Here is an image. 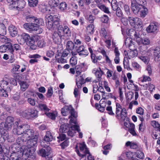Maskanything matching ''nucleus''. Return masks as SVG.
Wrapping results in <instances>:
<instances>
[{"instance_id": "nucleus-1", "label": "nucleus", "mask_w": 160, "mask_h": 160, "mask_svg": "<svg viewBox=\"0 0 160 160\" xmlns=\"http://www.w3.org/2000/svg\"><path fill=\"white\" fill-rule=\"evenodd\" d=\"M25 140H26L27 146L28 148L32 149L31 148L33 147L36 146L38 137V134L35 132L33 130L28 128L24 134H22Z\"/></svg>"}, {"instance_id": "nucleus-2", "label": "nucleus", "mask_w": 160, "mask_h": 160, "mask_svg": "<svg viewBox=\"0 0 160 160\" xmlns=\"http://www.w3.org/2000/svg\"><path fill=\"white\" fill-rule=\"evenodd\" d=\"M26 147L22 146L20 148V151L12 153L10 157V160H22V157L25 155L27 157L32 155L34 152V149L25 148Z\"/></svg>"}, {"instance_id": "nucleus-3", "label": "nucleus", "mask_w": 160, "mask_h": 160, "mask_svg": "<svg viewBox=\"0 0 160 160\" xmlns=\"http://www.w3.org/2000/svg\"><path fill=\"white\" fill-rule=\"evenodd\" d=\"M17 112L20 116L27 119L36 117L38 114V111L32 108H28L23 111L18 110Z\"/></svg>"}, {"instance_id": "nucleus-4", "label": "nucleus", "mask_w": 160, "mask_h": 160, "mask_svg": "<svg viewBox=\"0 0 160 160\" xmlns=\"http://www.w3.org/2000/svg\"><path fill=\"white\" fill-rule=\"evenodd\" d=\"M116 117L118 119L120 118L124 121L127 115V112L125 108H122L121 105L118 103H116V109L115 112Z\"/></svg>"}, {"instance_id": "nucleus-5", "label": "nucleus", "mask_w": 160, "mask_h": 160, "mask_svg": "<svg viewBox=\"0 0 160 160\" xmlns=\"http://www.w3.org/2000/svg\"><path fill=\"white\" fill-rule=\"evenodd\" d=\"M24 28L30 32H34L37 34L41 33L43 31V29L37 24L35 23H26L23 25Z\"/></svg>"}, {"instance_id": "nucleus-6", "label": "nucleus", "mask_w": 160, "mask_h": 160, "mask_svg": "<svg viewBox=\"0 0 160 160\" xmlns=\"http://www.w3.org/2000/svg\"><path fill=\"white\" fill-rule=\"evenodd\" d=\"M29 126L27 124H25L18 126L17 128H14L13 130V132L15 134L21 135L24 134L28 128H29Z\"/></svg>"}, {"instance_id": "nucleus-7", "label": "nucleus", "mask_w": 160, "mask_h": 160, "mask_svg": "<svg viewBox=\"0 0 160 160\" xmlns=\"http://www.w3.org/2000/svg\"><path fill=\"white\" fill-rule=\"evenodd\" d=\"M21 49V46L18 44L12 45L11 43H8L6 45H3L0 46V50H19Z\"/></svg>"}, {"instance_id": "nucleus-8", "label": "nucleus", "mask_w": 160, "mask_h": 160, "mask_svg": "<svg viewBox=\"0 0 160 160\" xmlns=\"http://www.w3.org/2000/svg\"><path fill=\"white\" fill-rule=\"evenodd\" d=\"M79 148L80 152L78 151L77 152V153L80 157H81L82 158H84L86 156L87 153H89V150L87 148L86 145L85 143L80 144Z\"/></svg>"}, {"instance_id": "nucleus-9", "label": "nucleus", "mask_w": 160, "mask_h": 160, "mask_svg": "<svg viewBox=\"0 0 160 160\" xmlns=\"http://www.w3.org/2000/svg\"><path fill=\"white\" fill-rule=\"evenodd\" d=\"M76 131L79 132L80 131L79 126L78 125H72L71 126L70 128L67 132L68 135L70 136H73L76 133Z\"/></svg>"}, {"instance_id": "nucleus-10", "label": "nucleus", "mask_w": 160, "mask_h": 160, "mask_svg": "<svg viewBox=\"0 0 160 160\" xmlns=\"http://www.w3.org/2000/svg\"><path fill=\"white\" fill-rule=\"evenodd\" d=\"M44 148L40 149L38 152V154L42 157H46L49 155L51 151V148L49 146L44 147Z\"/></svg>"}, {"instance_id": "nucleus-11", "label": "nucleus", "mask_w": 160, "mask_h": 160, "mask_svg": "<svg viewBox=\"0 0 160 160\" xmlns=\"http://www.w3.org/2000/svg\"><path fill=\"white\" fill-rule=\"evenodd\" d=\"M131 6L132 10L133 12L137 14L138 13L140 10V5L138 2V1L136 0H131Z\"/></svg>"}, {"instance_id": "nucleus-12", "label": "nucleus", "mask_w": 160, "mask_h": 160, "mask_svg": "<svg viewBox=\"0 0 160 160\" xmlns=\"http://www.w3.org/2000/svg\"><path fill=\"white\" fill-rule=\"evenodd\" d=\"M26 2L24 0L18 1V0L17 2L15 3L13 6H12V5L10 6V9H18L19 10L22 9L23 8L25 5Z\"/></svg>"}, {"instance_id": "nucleus-13", "label": "nucleus", "mask_w": 160, "mask_h": 160, "mask_svg": "<svg viewBox=\"0 0 160 160\" xmlns=\"http://www.w3.org/2000/svg\"><path fill=\"white\" fill-rule=\"evenodd\" d=\"M124 125L128 129L129 132L133 135H136V133L135 131V125L129 122H124Z\"/></svg>"}, {"instance_id": "nucleus-14", "label": "nucleus", "mask_w": 160, "mask_h": 160, "mask_svg": "<svg viewBox=\"0 0 160 160\" xmlns=\"http://www.w3.org/2000/svg\"><path fill=\"white\" fill-rule=\"evenodd\" d=\"M58 32L61 33V32H63L64 34L68 36H70L71 35V31L69 28L67 26H64L63 28L62 26H59L58 29Z\"/></svg>"}, {"instance_id": "nucleus-15", "label": "nucleus", "mask_w": 160, "mask_h": 160, "mask_svg": "<svg viewBox=\"0 0 160 160\" xmlns=\"http://www.w3.org/2000/svg\"><path fill=\"white\" fill-rule=\"evenodd\" d=\"M85 75L83 74L76 78V84L78 88H81L82 84L85 82Z\"/></svg>"}, {"instance_id": "nucleus-16", "label": "nucleus", "mask_w": 160, "mask_h": 160, "mask_svg": "<svg viewBox=\"0 0 160 160\" xmlns=\"http://www.w3.org/2000/svg\"><path fill=\"white\" fill-rule=\"evenodd\" d=\"M146 30L148 33H157L158 31V27L155 23H151L146 28Z\"/></svg>"}, {"instance_id": "nucleus-17", "label": "nucleus", "mask_w": 160, "mask_h": 160, "mask_svg": "<svg viewBox=\"0 0 160 160\" xmlns=\"http://www.w3.org/2000/svg\"><path fill=\"white\" fill-rule=\"evenodd\" d=\"M142 0L143 5L141 4V17L144 18L147 15L148 11L147 8L145 6V5L146 4V1L144 0Z\"/></svg>"}, {"instance_id": "nucleus-18", "label": "nucleus", "mask_w": 160, "mask_h": 160, "mask_svg": "<svg viewBox=\"0 0 160 160\" xmlns=\"http://www.w3.org/2000/svg\"><path fill=\"white\" fill-rule=\"evenodd\" d=\"M14 118L10 116L8 117L6 119L5 124V127L7 129H9L11 128L12 126L13 125Z\"/></svg>"}, {"instance_id": "nucleus-19", "label": "nucleus", "mask_w": 160, "mask_h": 160, "mask_svg": "<svg viewBox=\"0 0 160 160\" xmlns=\"http://www.w3.org/2000/svg\"><path fill=\"white\" fill-rule=\"evenodd\" d=\"M24 137L22 135L21 137L18 138L16 140V143L20 146H25L26 147V148H28L26 144L27 141L25 139Z\"/></svg>"}, {"instance_id": "nucleus-20", "label": "nucleus", "mask_w": 160, "mask_h": 160, "mask_svg": "<svg viewBox=\"0 0 160 160\" xmlns=\"http://www.w3.org/2000/svg\"><path fill=\"white\" fill-rule=\"evenodd\" d=\"M8 31L10 35L12 37H15L17 35V29L13 25H11L8 27Z\"/></svg>"}, {"instance_id": "nucleus-21", "label": "nucleus", "mask_w": 160, "mask_h": 160, "mask_svg": "<svg viewBox=\"0 0 160 160\" xmlns=\"http://www.w3.org/2000/svg\"><path fill=\"white\" fill-rule=\"evenodd\" d=\"M74 110L71 106H65L61 110V113L63 116H66L69 113L71 114V111Z\"/></svg>"}, {"instance_id": "nucleus-22", "label": "nucleus", "mask_w": 160, "mask_h": 160, "mask_svg": "<svg viewBox=\"0 0 160 160\" xmlns=\"http://www.w3.org/2000/svg\"><path fill=\"white\" fill-rule=\"evenodd\" d=\"M124 53L127 55L129 59L137 56L138 54L137 51H124Z\"/></svg>"}, {"instance_id": "nucleus-23", "label": "nucleus", "mask_w": 160, "mask_h": 160, "mask_svg": "<svg viewBox=\"0 0 160 160\" xmlns=\"http://www.w3.org/2000/svg\"><path fill=\"white\" fill-rule=\"evenodd\" d=\"M76 117L77 116L75 115L74 110H72L71 111V116L69 118L70 119V123H73L77 125Z\"/></svg>"}, {"instance_id": "nucleus-24", "label": "nucleus", "mask_w": 160, "mask_h": 160, "mask_svg": "<svg viewBox=\"0 0 160 160\" xmlns=\"http://www.w3.org/2000/svg\"><path fill=\"white\" fill-rule=\"evenodd\" d=\"M48 6L44 2H42L39 5V10L43 13H45L48 10Z\"/></svg>"}, {"instance_id": "nucleus-25", "label": "nucleus", "mask_w": 160, "mask_h": 160, "mask_svg": "<svg viewBox=\"0 0 160 160\" xmlns=\"http://www.w3.org/2000/svg\"><path fill=\"white\" fill-rule=\"evenodd\" d=\"M128 20L130 23H132L135 25V27L137 28L138 25H140L139 18H133L131 17H128Z\"/></svg>"}, {"instance_id": "nucleus-26", "label": "nucleus", "mask_w": 160, "mask_h": 160, "mask_svg": "<svg viewBox=\"0 0 160 160\" xmlns=\"http://www.w3.org/2000/svg\"><path fill=\"white\" fill-rule=\"evenodd\" d=\"M53 136L52 133L49 131L46 132V134L44 137V140L47 142H49L52 141Z\"/></svg>"}, {"instance_id": "nucleus-27", "label": "nucleus", "mask_w": 160, "mask_h": 160, "mask_svg": "<svg viewBox=\"0 0 160 160\" xmlns=\"http://www.w3.org/2000/svg\"><path fill=\"white\" fill-rule=\"evenodd\" d=\"M140 32L139 28L138 27V29L135 30V33L134 34V39L139 45L140 44Z\"/></svg>"}, {"instance_id": "nucleus-28", "label": "nucleus", "mask_w": 160, "mask_h": 160, "mask_svg": "<svg viewBox=\"0 0 160 160\" xmlns=\"http://www.w3.org/2000/svg\"><path fill=\"white\" fill-rule=\"evenodd\" d=\"M37 36H33L31 37H29L26 43L28 45L35 43V41L38 39Z\"/></svg>"}, {"instance_id": "nucleus-29", "label": "nucleus", "mask_w": 160, "mask_h": 160, "mask_svg": "<svg viewBox=\"0 0 160 160\" xmlns=\"http://www.w3.org/2000/svg\"><path fill=\"white\" fill-rule=\"evenodd\" d=\"M69 129V127L68 125L66 124H62L60 126L59 131L61 133H66Z\"/></svg>"}, {"instance_id": "nucleus-30", "label": "nucleus", "mask_w": 160, "mask_h": 160, "mask_svg": "<svg viewBox=\"0 0 160 160\" xmlns=\"http://www.w3.org/2000/svg\"><path fill=\"white\" fill-rule=\"evenodd\" d=\"M6 33V29L5 25L2 23H0V35L4 36Z\"/></svg>"}, {"instance_id": "nucleus-31", "label": "nucleus", "mask_w": 160, "mask_h": 160, "mask_svg": "<svg viewBox=\"0 0 160 160\" xmlns=\"http://www.w3.org/2000/svg\"><path fill=\"white\" fill-rule=\"evenodd\" d=\"M125 146L126 147H129L131 148L134 149H137L138 147L137 143L130 141L127 142L125 144Z\"/></svg>"}, {"instance_id": "nucleus-32", "label": "nucleus", "mask_w": 160, "mask_h": 160, "mask_svg": "<svg viewBox=\"0 0 160 160\" xmlns=\"http://www.w3.org/2000/svg\"><path fill=\"white\" fill-rule=\"evenodd\" d=\"M93 72L95 74L96 77L99 79L101 78L102 75L103 74V72L101 70L100 68L99 70H93Z\"/></svg>"}, {"instance_id": "nucleus-33", "label": "nucleus", "mask_w": 160, "mask_h": 160, "mask_svg": "<svg viewBox=\"0 0 160 160\" xmlns=\"http://www.w3.org/2000/svg\"><path fill=\"white\" fill-rule=\"evenodd\" d=\"M38 107L40 109L41 111H43L46 112L48 111L50 109L48 108L47 106L43 103H39L38 104Z\"/></svg>"}, {"instance_id": "nucleus-34", "label": "nucleus", "mask_w": 160, "mask_h": 160, "mask_svg": "<svg viewBox=\"0 0 160 160\" xmlns=\"http://www.w3.org/2000/svg\"><path fill=\"white\" fill-rule=\"evenodd\" d=\"M75 49V45L74 43L71 41H68L67 44V50H72Z\"/></svg>"}, {"instance_id": "nucleus-35", "label": "nucleus", "mask_w": 160, "mask_h": 160, "mask_svg": "<svg viewBox=\"0 0 160 160\" xmlns=\"http://www.w3.org/2000/svg\"><path fill=\"white\" fill-rule=\"evenodd\" d=\"M52 38L54 42L55 43H58L60 41V36L59 34L57 33H54L53 34L52 36Z\"/></svg>"}, {"instance_id": "nucleus-36", "label": "nucleus", "mask_w": 160, "mask_h": 160, "mask_svg": "<svg viewBox=\"0 0 160 160\" xmlns=\"http://www.w3.org/2000/svg\"><path fill=\"white\" fill-rule=\"evenodd\" d=\"M98 7L104 12L107 13H110L108 8L106 7L104 5L98 4Z\"/></svg>"}, {"instance_id": "nucleus-37", "label": "nucleus", "mask_w": 160, "mask_h": 160, "mask_svg": "<svg viewBox=\"0 0 160 160\" xmlns=\"http://www.w3.org/2000/svg\"><path fill=\"white\" fill-rule=\"evenodd\" d=\"M154 60L156 62L160 61V51H154Z\"/></svg>"}, {"instance_id": "nucleus-38", "label": "nucleus", "mask_w": 160, "mask_h": 160, "mask_svg": "<svg viewBox=\"0 0 160 160\" xmlns=\"http://www.w3.org/2000/svg\"><path fill=\"white\" fill-rule=\"evenodd\" d=\"M29 6L30 7H36L38 3V0H28Z\"/></svg>"}, {"instance_id": "nucleus-39", "label": "nucleus", "mask_w": 160, "mask_h": 160, "mask_svg": "<svg viewBox=\"0 0 160 160\" xmlns=\"http://www.w3.org/2000/svg\"><path fill=\"white\" fill-rule=\"evenodd\" d=\"M59 3V0H50L49 2V3L50 5L51 6L54 7L58 6Z\"/></svg>"}, {"instance_id": "nucleus-40", "label": "nucleus", "mask_w": 160, "mask_h": 160, "mask_svg": "<svg viewBox=\"0 0 160 160\" xmlns=\"http://www.w3.org/2000/svg\"><path fill=\"white\" fill-rule=\"evenodd\" d=\"M28 83L26 82H22L21 83V90L22 91H24L28 88Z\"/></svg>"}, {"instance_id": "nucleus-41", "label": "nucleus", "mask_w": 160, "mask_h": 160, "mask_svg": "<svg viewBox=\"0 0 160 160\" xmlns=\"http://www.w3.org/2000/svg\"><path fill=\"white\" fill-rule=\"evenodd\" d=\"M2 36V37L0 38V39L2 42L6 43L5 45L7 44L8 43H11L10 42H11V40L10 39L4 36Z\"/></svg>"}, {"instance_id": "nucleus-42", "label": "nucleus", "mask_w": 160, "mask_h": 160, "mask_svg": "<svg viewBox=\"0 0 160 160\" xmlns=\"http://www.w3.org/2000/svg\"><path fill=\"white\" fill-rule=\"evenodd\" d=\"M18 36H20L21 38V39H22L26 42L28 41V40L30 36L28 34L25 33L20 35H19Z\"/></svg>"}, {"instance_id": "nucleus-43", "label": "nucleus", "mask_w": 160, "mask_h": 160, "mask_svg": "<svg viewBox=\"0 0 160 160\" xmlns=\"http://www.w3.org/2000/svg\"><path fill=\"white\" fill-rule=\"evenodd\" d=\"M115 53V58L114 60L116 63L118 64L119 63V56L120 53L118 52V51H114Z\"/></svg>"}, {"instance_id": "nucleus-44", "label": "nucleus", "mask_w": 160, "mask_h": 160, "mask_svg": "<svg viewBox=\"0 0 160 160\" xmlns=\"http://www.w3.org/2000/svg\"><path fill=\"white\" fill-rule=\"evenodd\" d=\"M151 124L152 126L154 128H158L160 131V124L155 121H153L151 122Z\"/></svg>"}, {"instance_id": "nucleus-45", "label": "nucleus", "mask_w": 160, "mask_h": 160, "mask_svg": "<svg viewBox=\"0 0 160 160\" xmlns=\"http://www.w3.org/2000/svg\"><path fill=\"white\" fill-rule=\"evenodd\" d=\"M85 63L84 62L81 63L80 64L77 65L76 66L75 69L77 70L83 71V68L84 67Z\"/></svg>"}, {"instance_id": "nucleus-46", "label": "nucleus", "mask_w": 160, "mask_h": 160, "mask_svg": "<svg viewBox=\"0 0 160 160\" xmlns=\"http://www.w3.org/2000/svg\"><path fill=\"white\" fill-rule=\"evenodd\" d=\"M123 63L124 68H126L128 70L131 69L129 66V61L128 60L126 61L124 59Z\"/></svg>"}, {"instance_id": "nucleus-47", "label": "nucleus", "mask_w": 160, "mask_h": 160, "mask_svg": "<svg viewBox=\"0 0 160 160\" xmlns=\"http://www.w3.org/2000/svg\"><path fill=\"white\" fill-rule=\"evenodd\" d=\"M88 32L90 34H92L94 30V26L92 24L89 25L87 28Z\"/></svg>"}, {"instance_id": "nucleus-48", "label": "nucleus", "mask_w": 160, "mask_h": 160, "mask_svg": "<svg viewBox=\"0 0 160 160\" xmlns=\"http://www.w3.org/2000/svg\"><path fill=\"white\" fill-rule=\"evenodd\" d=\"M35 22V24L39 27V26L43 25L44 24V21L42 18L37 19Z\"/></svg>"}, {"instance_id": "nucleus-49", "label": "nucleus", "mask_w": 160, "mask_h": 160, "mask_svg": "<svg viewBox=\"0 0 160 160\" xmlns=\"http://www.w3.org/2000/svg\"><path fill=\"white\" fill-rule=\"evenodd\" d=\"M106 110L108 112V113L110 115L112 116H114L115 115L114 113L113 112L112 107L111 106H108Z\"/></svg>"}, {"instance_id": "nucleus-50", "label": "nucleus", "mask_w": 160, "mask_h": 160, "mask_svg": "<svg viewBox=\"0 0 160 160\" xmlns=\"http://www.w3.org/2000/svg\"><path fill=\"white\" fill-rule=\"evenodd\" d=\"M67 8V4L65 2H62L59 5V8L61 10L63 11Z\"/></svg>"}, {"instance_id": "nucleus-51", "label": "nucleus", "mask_w": 160, "mask_h": 160, "mask_svg": "<svg viewBox=\"0 0 160 160\" xmlns=\"http://www.w3.org/2000/svg\"><path fill=\"white\" fill-rule=\"evenodd\" d=\"M27 101L32 106H35L36 105V102L34 99L28 98L27 99Z\"/></svg>"}, {"instance_id": "nucleus-52", "label": "nucleus", "mask_w": 160, "mask_h": 160, "mask_svg": "<svg viewBox=\"0 0 160 160\" xmlns=\"http://www.w3.org/2000/svg\"><path fill=\"white\" fill-rule=\"evenodd\" d=\"M116 13V15L119 17H121L122 16L123 14L122 10L118 7L117 8Z\"/></svg>"}, {"instance_id": "nucleus-53", "label": "nucleus", "mask_w": 160, "mask_h": 160, "mask_svg": "<svg viewBox=\"0 0 160 160\" xmlns=\"http://www.w3.org/2000/svg\"><path fill=\"white\" fill-rule=\"evenodd\" d=\"M152 138L155 139H158L160 138V131H158L157 132L153 133L152 135Z\"/></svg>"}, {"instance_id": "nucleus-54", "label": "nucleus", "mask_w": 160, "mask_h": 160, "mask_svg": "<svg viewBox=\"0 0 160 160\" xmlns=\"http://www.w3.org/2000/svg\"><path fill=\"white\" fill-rule=\"evenodd\" d=\"M101 21L103 23H108V17L106 15H103L101 18Z\"/></svg>"}, {"instance_id": "nucleus-55", "label": "nucleus", "mask_w": 160, "mask_h": 160, "mask_svg": "<svg viewBox=\"0 0 160 160\" xmlns=\"http://www.w3.org/2000/svg\"><path fill=\"white\" fill-rule=\"evenodd\" d=\"M38 47L40 48H42L44 47L45 45V43L44 42V41L43 40H39L38 43Z\"/></svg>"}, {"instance_id": "nucleus-56", "label": "nucleus", "mask_w": 160, "mask_h": 160, "mask_svg": "<svg viewBox=\"0 0 160 160\" xmlns=\"http://www.w3.org/2000/svg\"><path fill=\"white\" fill-rule=\"evenodd\" d=\"M45 114L49 118L52 120H54L56 116L55 114L54 113L46 112Z\"/></svg>"}, {"instance_id": "nucleus-57", "label": "nucleus", "mask_w": 160, "mask_h": 160, "mask_svg": "<svg viewBox=\"0 0 160 160\" xmlns=\"http://www.w3.org/2000/svg\"><path fill=\"white\" fill-rule=\"evenodd\" d=\"M70 62L72 66H75L77 63V60L76 58L72 57L70 60Z\"/></svg>"}, {"instance_id": "nucleus-58", "label": "nucleus", "mask_w": 160, "mask_h": 160, "mask_svg": "<svg viewBox=\"0 0 160 160\" xmlns=\"http://www.w3.org/2000/svg\"><path fill=\"white\" fill-rule=\"evenodd\" d=\"M53 91L52 88L51 87L48 88V92L47 93V96L49 97H51L53 94Z\"/></svg>"}, {"instance_id": "nucleus-59", "label": "nucleus", "mask_w": 160, "mask_h": 160, "mask_svg": "<svg viewBox=\"0 0 160 160\" xmlns=\"http://www.w3.org/2000/svg\"><path fill=\"white\" fill-rule=\"evenodd\" d=\"M78 53L81 56H87L88 55V51H80L78 52Z\"/></svg>"}, {"instance_id": "nucleus-60", "label": "nucleus", "mask_w": 160, "mask_h": 160, "mask_svg": "<svg viewBox=\"0 0 160 160\" xmlns=\"http://www.w3.org/2000/svg\"><path fill=\"white\" fill-rule=\"evenodd\" d=\"M48 21H50L51 22H55L57 21L55 20L57 19L56 18V17L55 16H53L52 15H50L48 16Z\"/></svg>"}, {"instance_id": "nucleus-61", "label": "nucleus", "mask_w": 160, "mask_h": 160, "mask_svg": "<svg viewBox=\"0 0 160 160\" xmlns=\"http://www.w3.org/2000/svg\"><path fill=\"white\" fill-rule=\"evenodd\" d=\"M1 137L3 138L4 140H8L9 137L8 133L6 132H4L2 134Z\"/></svg>"}, {"instance_id": "nucleus-62", "label": "nucleus", "mask_w": 160, "mask_h": 160, "mask_svg": "<svg viewBox=\"0 0 160 160\" xmlns=\"http://www.w3.org/2000/svg\"><path fill=\"white\" fill-rule=\"evenodd\" d=\"M20 98V96L19 94L17 93L14 94L12 97L13 99L16 101H18L19 100Z\"/></svg>"}, {"instance_id": "nucleus-63", "label": "nucleus", "mask_w": 160, "mask_h": 160, "mask_svg": "<svg viewBox=\"0 0 160 160\" xmlns=\"http://www.w3.org/2000/svg\"><path fill=\"white\" fill-rule=\"evenodd\" d=\"M100 33L101 34H102L103 35V36L106 39H107V32L106 31L105 29L104 28H102L100 32Z\"/></svg>"}, {"instance_id": "nucleus-64", "label": "nucleus", "mask_w": 160, "mask_h": 160, "mask_svg": "<svg viewBox=\"0 0 160 160\" xmlns=\"http://www.w3.org/2000/svg\"><path fill=\"white\" fill-rule=\"evenodd\" d=\"M141 60L145 63L148 64L149 61V59L148 57H141Z\"/></svg>"}]
</instances>
